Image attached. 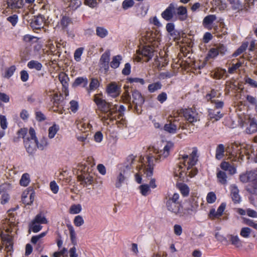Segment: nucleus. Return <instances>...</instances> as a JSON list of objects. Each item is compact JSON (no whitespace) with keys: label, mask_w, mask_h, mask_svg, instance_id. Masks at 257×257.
I'll use <instances>...</instances> for the list:
<instances>
[{"label":"nucleus","mask_w":257,"mask_h":257,"mask_svg":"<svg viewBox=\"0 0 257 257\" xmlns=\"http://www.w3.org/2000/svg\"><path fill=\"white\" fill-rule=\"evenodd\" d=\"M197 152V148L194 147L189 156L187 154H179L177 168L180 177L188 176L192 178L197 175L198 170L193 167L196 165L198 161Z\"/></svg>","instance_id":"f257e3e1"},{"label":"nucleus","mask_w":257,"mask_h":257,"mask_svg":"<svg viewBox=\"0 0 257 257\" xmlns=\"http://www.w3.org/2000/svg\"><path fill=\"white\" fill-rule=\"evenodd\" d=\"M28 133V129L26 127L21 128L17 132V136L13 139L14 143H17L20 141L21 139L24 140V144L27 152L32 154L35 153L36 150V146L37 145V138L36 136L35 130L31 127L29 131V134L30 137H25Z\"/></svg>","instance_id":"f03ea898"},{"label":"nucleus","mask_w":257,"mask_h":257,"mask_svg":"<svg viewBox=\"0 0 257 257\" xmlns=\"http://www.w3.org/2000/svg\"><path fill=\"white\" fill-rule=\"evenodd\" d=\"M173 147L171 143L167 144L162 150L158 152L155 156H148L147 157L148 165L143 170L147 177H151L153 174L154 166L158 163L168 157L170 154L171 148Z\"/></svg>","instance_id":"7ed1b4c3"},{"label":"nucleus","mask_w":257,"mask_h":257,"mask_svg":"<svg viewBox=\"0 0 257 257\" xmlns=\"http://www.w3.org/2000/svg\"><path fill=\"white\" fill-rule=\"evenodd\" d=\"M93 101L97 106L96 111H100L102 114H104L103 118L105 120L113 119L114 117L113 115L116 112L113 111V108H111V104L107 102L102 97V94H96L93 96ZM114 119H116L114 118Z\"/></svg>","instance_id":"20e7f679"},{"label":"nucleus","mask_w":257,"mask_h":257,"mask_svg":"<svg viewBox=\"0 0 257 257\" xmlns=\"http://www.w3.org/2000/svg\"><path fill=\"white\" fill-rule=\"evenodd\" d=\"M166 206L168 211L179 217L185 214L182 201L180 200V195L177 193L166 198Z\"/></svg>","instance_id":"39448f33"},{"label":"nucleus","mask_w":257,"mask_h":257,"mask_svg":"<svg viewBox=\"0 0 257 257\" xmlns=\"http://www.w3.org/2000/svg\"><path fill=\"white\" fill-rule=\"evenodd\" d=\"M81 174L77 176L80 184L84 187L92 184L94 181V173L93 172L92 166H88L87 162L81 165Z\"/></svg>","instance_id":"423d86ee"},{"label":"nucleus","mask_w":257,"mask_h":257,"mask_svg":"<svg viewBox=\"0 0 257 257\" xmlns=\"http://www.w3.org/2000/svg\"><path fill=\"white\" fill-rule=\"evenodd\" d=\"M154 48L149 45L144 46L142 49H139L138 54V61L148 62L154 56Z\"/></svg>","instance_id":"0eeeda50"},{"label":"nucleus","mask_w":257,"mask_h":257,"mask_svg":"<svg viewBox=\"0 0 257 257\" xmlns=\"http://www.w3.org/2000/svg\"><path fill=\"white\" fill-rule=\"evenodd\" d=\"M182 113L185 120L190 123L193 124L199 120L198 113L195 109L192 108L183 109Z\"/></svg>","instance_id":"6e6552de"},{"label":"nucleus","mask_w":257,"mask_h":257,"mask_svg":"<svg viewBox=\"0 0 257 257\" xmlns=\"http://www.w3.org/2000/svg\"><path fill=\"white\" fill-rule=\"evenodd\" d=\"M176 6L174 3H171L168 7L162 13L161 17L165 20L170 21L175 17L176 12Z\"/></svg>","instance_id":"1a4fd4ad"},{"label":"nucleus","mask_w":257,"mask_h":257,"mask_svg":"<svg viewBox=\"0 0 257 257\" xmlns=\"http://www.w3.org/2000/svg\"><path fill=\"white\" fill-rule=\"evenodd\" d=\"M106 92L110 96L115 98L121 93V86L115 82H112L107 86Z\"/></svg>","instance_id":"9d476101"},{"label":"nucleus","mask_w":257,"mask_h":257,"mask_svg":"<svg viewBox=\"0 0 257 257\" xmlns=\"http://www.w3.org/2000/svg\"><path fill=\"white\" fill-rule=\"evenodd\" d=\"M3 244L5 246V250L9 252L13 251V237L9 234H1V235Z\"/></svg>","instance_id":"9b49d317"},{"label":"nucleus","mask_w":257,"mask_h":257,"mask_svg":"<svg viewBox=\"0 0 257 257\" xmlns=\"http://www.w3.org/2000/svg\"><path fill=\"white\" fill-rule=\"evenodd\" d=\"M46 19L45 17L42 15L34 16L31 20L30 23L31 27L35 30H39L43 27Z\"/></svg>","instance_id":"f8f14e48"},{"label":"nucleus","mask_w":257,"mask_h":257,"mask_svg":"<svg viewBox=\"0 0 257 257\" xmlns=\"http://www.w3.org/2000/svg\"><path fill=\"white\" fill-rule=\"evenodd\" d=\"M176 20L180 21H185L188 18L187 10L186 7L181 6L178 8L176 7V12L175 15Z\"/></svg>","instance_id":"ddd939ff"},{"label":"nucleus","mask_w":257,"mask_h":257,"mask_svg":"<svg viewBox=\"0 0 257 257\" xmlns=\"http://www.w3.org/2000/svg\"><path fill=\"white\" fill-rule=\"evenodd\" d=\"M128 174V171L124 168L121 169L117 174L115 180V186L117 188H120L122 184L124 182Z\"/></svg>","instance_id":"4468645a"},{"label":"nucleus","mask_w":257,"mask_h":257,"mask_svg":"<svg viewBox=\"0 0 257 257\" xmlns=\"http://www.w3.org/2000/svg\"><path fill=\"white\" fill-rule=\"evenodd\" d=\"M35 193L32 190L30 191H25L23 192L22 195V201L25 205H31L34 200Z\"/></svg>","instance_id":"2eb2a0df"},{"label":"nucleus","mask_w":257,"mask_h":257,"mask_svg":"<svg viewBox=\"0 0 257 257\" xmlns=\"http://www.w3.org/2000/svg\"><path fill=\"white\" fill-rule=\"evenodd\" d=\"M257 177V173L255 171H248L245 173L241 174L239 176V180L242 183H247L252 181Z\"/></svg>","instance_id":"dca6fc26"},{"label":"nucleus","mask_w":257,"mask_h":257,"mask_svg":"<svg viewBox=\"0 0 257 257\" xmlns=\"http://www.w3.org/2000/svg\"><path fill=\"white\" fill-rule=\"evenodd\" d=\"M230 196L234 204H238L241 202V197L239 194V190L236 185L233 184L230 186Z\"/></svg>","instance_id":"f3484780"},{"label":"nucleus","mask_w":257,"mask_h":257,"mask_svg":"<svg viewBox=\"0 0 257 257\" xmlns=\"http://www.w3.org/2000/svg\"><path fill=\"white\" fill-rule=\"evenodd\" d=\"M245 133L251 135L257 132V121L254 118H250L248 124L245 128Z\"/></svg>","instance_id":"a211bd4d"},{"label":"nucleus","mask_w":257,"mask_h":257,"mask_svg":"<svg viewBox=\"0 0 257 257\" xmlns=\"http://www.w3.org/2000/svg\"><path fill=\"white\" fill-rule=\"evenodd\" d=\"M133 102L137 105H142L144 101V98L138 90H135L132 92Z\"/></svg>","instance_id":"6ab92c4d"},{"label":"nucleus","mask_w":257,"mask_h":257,"mask_svg":"<svg viewBox=\"0 0 257 257\" xmlns=\"http://www.w3.org/2000/svg\"><path fill=\"white\" fill-rule=\"evenodd\" d=\"M7 4L8 8L13 10L21 9L24 5L23 0H7Z\"/></svg>","instance_id":"aec40b11"},{"label":"nucleus","mask_w":257,"mask_h":257,"mask_svg":"<svg viewBox=\"0 0 257 257\" xmlns=\"http://www.w3.org/2000/svg\"><path fill=\"white\" fill-rule=\"evenodd\" d=\"M221 95V93L219 92L218 90L212 88L210 91L208 92L205 95V98L207 101L211 102L212 100H215L214 99V98H219Z\"/></svg>","instance_id":"412c9836"},{"label":"nucleus","mask_w":257,"mask_h":257,"mask_svg":"<svg viewBox=\"0 0 257 257\" xmlns=\"http://www.w3.org/2000/svg\"><path fill=\"white\" fill-rule=\"evenodd\" d=\"M227 151V149H225L223 144H220L217 146L215 150V159L218 160H220L224 157L225 152Z\"/></svg>","instance_id":"4be33fe9"},{"label":"nucleus","mask_w":257,"mask_h":257,"mask_svg":"<svg viewBox=\"0 0 257 257\" xmlns=\"http://www.w3.org/2000/svg\"><path fill=\"white\" fill-rule=\"evenodd\" d=\"M246 191L249 194L257 195V178L251 181L246 187Z\"/></svg>","instance_id":"5701e85b"},{"label":"nucleus","mask_w":257,"mask_h":257,"mask_svg":"<svg viewBox=\"0 0 257 257\" xmlns=\"http://www.w3.org/2000/svg\"><path fill=\"white\" fill-rule=\"evenodd\" d=\"M208 116L210 120L217 121L222 118L223 116V113L220 111H216L214 109L209 108L208 109Z\"/></svg>","instance_id":"b1692460"},{"label":"nucleus","mask_w":257,"mask_h":257,"mask_svg":"<svg viewBox=\"0 0 257 257\" xmlns=\"http://www.w3.org/2000/svg\"><path fill=\"white\" fill-rule=\"evenodd\" d=\"M88 82V79L86 77H78L75 79L72 85L74 87L81 86L86 88Z\"/></svg>","instance_id":"393cba45"},{"label":"nucleus","mask_w":257,"mask_h":257,"mask_svg":"<svg viewBox=\"0 0 257 257\" xmlns=\"http://www.w3.org/2000/svg\"><path fill=\"white\" fill-rule=\"evenodd\" d=\"M72 23V19L68 16H63L60 20V24L62 30L67 31L68 26Z\"/></svg>","instance_id":"a878e982"},{"label":"nucleus","mask_w":257,"mask_h":257,"mask_svg":"<svg viewBox=\"0 0 257 257\" xmlns=\"http://www.w3.org/2000/svg\"><path fill=\"white\" fill-rule=\"evenodd\" d=\"M100 85L99 81L97 78H92L90 79V82L88 87L87 86L86 90L88 93H90L92 91H93L97 89Z\"/></svg>","instance_id":"bb28decb"},{"label":"nucleus","mask_w":257,"mask_h":257,"mask_svg":"<svg viewBox=\"0 0 257 257\" xmlns=\"http://www.w3.org/2000/svg\"><path fill=\"white\" fill-rule=\"evenodd\" d=\"M58 78L63 86V88L65 90L67 89L69 86L68 82L69 78L65 73L62 72L59 74Z\"/></svg>","instance_id":"cd10ccee"},{"label":"nucleus","mask_w":257,"mask_h":257,"mask_svg":"<svg viewBox=\"0 0 257 257\" xmlns=\"http://www.w3.org/2000/svg\"><path fill=\"white\" fill-rule=\"evenodd\" d=\"M177 125L175 124V121L173 122L170 121L169 123L165 124L164 126V130L166 132L172 134L177 133Z\"/></svg>","instance_id":"c85d7f7f"},{"label":"nucleus","mask_w":257,"mask_h":257,"mask_svg":"<svg viewBox=\"0 0 257 257\" xmlns=\"http://www.w3.org/2000/svg\"><path fill=\"white\" fill-rule=\"evenodd\" d=\"M218 182L222 185H226L227 183V177L225 172L218 171L216 173Z\"/></svg>","instance_id":"c756f323"},{"label":"nucleus","mask_w":257,"mask_h":257,"mask_svg":"<svg viewBox=\"0 0 257 257\" xmlns=\"http://www.w3.org/2000/svg\"><path fill=\"white\" fill-rule=\"evenodd\" d=\"M229 238L231 244L236 247H240L242 246V241L237 235L230 234L229 235Z\"/></svg>","instance_id":"7c9ffc66"},{"label":"nucleus","mask_w":257,"mask_h":257,"mask_svg":"<svg viewBox=\"0 0 257 257\" xmlns=\"http://www.w3.org/2000/svg\"><path fill=\"white\" fill-rule=\"evenodd\" d=\"M69 231L70 238L72 244L74 246L77 245L76 235L74 227L71 225H67Z\"/></svg>","instance_id":"2f4dec72"},{"label":"nucleus","mask_w":257,"mask_h":257,"mask_svg":"<svg viewBox=\"0 0 257 257\" xmlns=\"http://www.w3.org/2000/svg\"><path fill=\"white\" fill-rule=\"evenodd\" d=\"M248 44V42H243L241 46L233 53L232 56L235 57L243 53L246 50Z\"/></svg>","instance_id":"473e14b6"},{"label":"nucleus","mask_w":257,"mask_h":257,"mask_svg":"<svg viewBox=\"0 0 257 257\" xmlns=\"http://www.w3.org/2000/svg\"><path fill=\"white\" fill-rule=\"evenodd\" d=\"M33 224L37 223L38 224H47L48 221L45 216L42 214V213H40L36 215L35 217L33 219Z\"/></svg>","instance_id":"72a5a7b5"},{"label":"nucleus","mask_w":257,"mask_h":257,"mask_svg":"<svg viewBox=\"0 0 257 257\" xmlns=\"http://www.w3.org/2000/svg\"><path fill=\"white\" fill-rule=\"evenodd\" d=\"M216 19V17L214 15H210L205 17L203 21V25L205 27H207L211 25L213 22Z\"/></svg>","instance_id":"f704fd0d"},{"label":"nucleus","mask_w":257,"mask_h":257,"mask_svg":"<svg viewBox=\"0 0 257 257\" xmlns=\"http://www.w3.org/2000/svg\"><path fill=\"white\" fill-rule=\"evenodd\" d=\"M136 156L133 155H129L126 160V162L125 163V165L123 168H124L125 170L127 171H130L132 168V165L134 163L135 159Z\"/></svg>","instance_id":"c9c22d12"},{"label":"nucleus","mask_w":257,"mask_h":257,"mask_svg":"<svg viewBox=\"0 0 257 257\" xmlns=\"http://www.w3.org/2000/svg\"><path fill=\"white\" fill-rule=\"evenodd\" d=\"M27 66L30 69H35L37 71H40L42 68V65L41 63L35 60H31L28 63Z\"/></svg>","instance_id":"e433bc0d"},{"label":"nucleus","mask_w":257,"mask_h":257,"mask_svg":"<svg viewBox=\"0 0 257 257\" xmlns=\"http://www.w3.org/2000/svg\"><path fill=\"white\" fill-rule=\"evenodd\" d=\"M59 130L58 125L54 123L52 126H50L48 130V137L50 139H53L58 131Z\"/></svg>","instance_id":"4c0bfd02"},{"label":"nucleus","mask_w":257,"mask_h":257,"mask_svg":"<svg viewBox=\"0 0 257 257\" xmlns=\"http://www.w3.org/2000/svg\"><path fill=\"white\" fill-rule=\"evenodd\" d=\"M108 31L103 27H97L96 28V34L101 38H104L108 35Z\"/></svg>","instance_id":"58836bf2"},{"label":"nucleus","mask_w":257,"mask_h":257,"mask_svg":"<svg viewBox=\"0 0 257 257\" xmlns=\"http://www.w3.org/2000/svg\"><path fill=\"white\" fill-rule=\"evenodd\" d=\"M30 182V175L28 173H24L22 175L20 180V184L22 186L26 187Z\"/></svg>","instance_id":"ea45409f"},{"label":"nucleus","mask_w":257,"mask_h":257,"mask_svg":"<svg viewBox=\"0 0 257 257\" xmlns=\"http://www.w3.org/2000/svg\"><path fill=\"white\" fill-rule=\"evenodd\" d=\"M162 84L160 82L153 83L148 85V89L150 92L153 93L162 88Z\"/></svg>","instance_id":"a19ab883"},{"label":"nucleus","mask_w":257,"mask_h":257,"mask_svg":"<svg viewBox=\"0 0 257 257\" xmlns=\"http://www.w3.org/2000/svg\"><path fill=\"white\" fill-rule=\"evenodd\" d=\"M91 127V125L88 123H85L83 121H81L77 124V128L82 132H88Z\"/></svg>","instance_id":"79ce46f5"},{"label":"nucleus","mask_w":257,"mask_h":257,"mask_svg":"<svg viewBox=\"0 0 257 257\" xmlns=\"http://www.w3.org/2000/svg\"><path fill=\"white\" fill-rule=\"evenodd\" d=\"M139 189L141 194L146 196L151 193V189L148 184H143L139 186Z\"/></svg>","instance_id":"37998d69"},{"label":"nucleus","mask_w":257,"mask_h":257,"mask_svg":"<svg viewBox=\"0 0 257 257\" xmlns=\"http://www.w3.org/2000/svg\"><path fill=\"white\" fill-rule=\"evenodd\" d=\"M219 55L217 50L216 48H211L208 51L207 55L206 56V59L207 60H209L210 59H214L217 56Z\"/></svg>","instance_id":"c03bdc74"},{"label":"nucleus","mask_w":257,"mask_h":257,"mask_svg":"<svg viewBox=\"0 0 257 257\" xmlns=\"http://www.w3.org/2000/svg\"><path fill=\"white\" fill-rule=\"evenodd\" d=\"M121 60L120 55H116L113 57L111 62H110V67L112 68H117L119 67L120 61Z\"/></svg>","instance_id":"a18cd8bd"},{"label":"nucleus","mask_w":257,"mask_h":257,"mask_svg":"<svg viewBox=\"0 0 257 257\" xmlns=\"http://www.w3.org/2000/svg\"><path fill=\"white\" fill-rule=\"evenodd\" d=\"M29 230H32L33 232L36 233L40 231L42 229V226L40 224L35 223L33 224L32 220L29 225Z\"/></svg>","instance_id":"49530a36"},{"label":"nucleus","mask_w":257,"mask_h":257,"mask_svg":"<svg viewBox=\"0 0 257 257\" xmlns=\"http://www.w3.org/2000/svg\"><path fill=\"white\" fill-rule=\"evenodd\" d=\"M179 190L183 196L187 197L189 195L190 189L189 187L185 184H182L179 186Z\"/></svg>","instance_id":"de8ad7c7"},{"label":"nucleus","mask_w":257,"mask_h":257,"mask_svg":"<svg viewBox=\"0 0 257 257\" xmlns=\"http://www.w3.org/2000/svg\"><path fill=\"white\" fill-rule=\"evenodd\" d=\"M81 210L80 204H73L69 209V213L72 214H78L81 212Z\"/></svg>","instance_id":"09e8293b"},{"label":"nucleus","mask_w":257,"mask_h":257,"mask_svg":"<svg viewBox=\"0 0 257 257\" xmlns=\"http://www.w3.org/2000/svg\"><path fill=\"white\" fill-rule=\"evenodd\" d=\"M198 197L196 196H192L190 198L191 209L192 211H196L199 206L198 202Z\"/></svg>","instance_id":"8fccbe9b"},{"label":"nucleus","mask_w":257,"mask_h":257,"mask_svg":"<svg viewBox=\"0 0 257 257\" xmlns=\"http://www.w3.org/2000/svg\"><path fill=\"white\" fill-rule=\"evenodd\" d=\"M219 55L224 56L227 52V49L225 45L222 44H219L216 47Z\"/></svg>","instance_id":"3c124183"},{"label":"nucleus","mask_w":257,"mask_h":257,"mask_svg":"<svg viewBox=\"0 0 257 257\" xmlns=\"http://www.w3.org/2000/svg\"><path fill=\"white\" fill-rule=\"evenodd\" d=\"M83 48L80 47L77 49L74 53V60L77 62H79L81 60V56L83 53Z\"/></svg>","instance_id":"603ef678"},{"label":"nucleus","mask_w":257,"mask_h":257,"mask_svg":"<svg viewBox=\"0 0 257 257\" xmlns=\"http://www.w3.org/2000/svg\"><path fill=\"white\" fill-rule=\"evenodd\" d=\"M16 69V68L15 65H12L7 69L5 73V77L7 78H10L14 74Z\"/></svg>","instance_id":"864d4df0"},{"label":"nucleus","mask_w":257,"mask_h":257,"mask_svg":"<svg viewBox=\"0 0 257 257\" xmlns=\"http://www.w3.org/2000/svg\"><path fill=\"white\" fill-rule=\"evenodd\" d=\"M226 73V71L224 69H218L214 73V77L217 79H220L223 78Z\"/></svg>","instance_id":"5fc2aeb1"},{"label":"nucleus","mask_w":257,"mask_h":257,"mask_svg":"<svg viewBox=\"0 0 257 257\" xmlns=\"http://www.w3.org/2000/svg\"><path fill=\"white\" fill-rule=\"evenodd\" d=\"M48 145L47 139L46 138L42 139L40 142L37 140V145L36 148L37 147L39 149L41 150H43Z\"/></svg>","instance_id":"6e6d98bb"},{"label":"nucleus","mask_w":257,"mask_h":257,"mask_svg":"<svg viewBox=\"0 0 257 257\" xmlns=\"http://www.w3.org/2000/svg\"><path fill=\"white\" fill-rule=\"evenodd\" d=\"M242 65V63L240 61H238L235 64H232L231 66L228 68V72L229 74H233L235 71L238 69Z\"/></svg>","instance_id":"4d7b16f0"},{"label":"nucleus","mask_w":257,"mask_h":257,"mask_svg":"<svg viewBox=\"0 0 257 257\" xmlns=\"http://www.w3.org/2000/svg\"><path fill=\"white\" fill-rule=\"evenodd\" d=\"M35 118L39 122H42L46 120L45 114L41 111H37L35 113Z\"/></svg>","instance_id":"13d9d810"},{"label":"nucleus","mask_w":257,"mask_h":257,"mask_svg":"<svg viewBox=\"0 0 257 257\" xmlns=\"http://www.w3.org/2000/svg\"><path fill=\"white\" fill-rule=\"evenodd\" d=\"M73 223L76 226L79 227L84 224V221L81 215H77L75 217Z\"/></svg>","instance_id":"bf43d9fd"},{"label":"nucleus","mask_w":257,"mask_h":257,"mask_svg":"<svg viewBox=\"0 0 257 257\" xmlns=\"http://www.w3.org/2000/svg\"><path fill=\"white\" fill-rule=\"evenodd\" d=\"M216 200V196L213 192H209L206 196V201L208 203H213Z\"/></svg>","instance_id":"052dcab7"},{"label":"nucleus","mask_w":257,"mask_h":257,"mask_svg":"<svg viewBox=\"0 0 257 257\" xmlns=\"http://www.w3.org/2000/svg\"><path fill=\"white\" fill-rule=\"evenodd\" d=\"M251 231V229L248 227H243L240 230V235L243 237L248 238L250 234Z\"/></svg>","instance_id":"680f3d73"},{"label":"nucleus","mask_w":257,"mask_h":257,"mask_svg":"<svg viewBox=\"0 0 257 257\" xmlns=\"http://www.w3.org/2000/svg\"><path fill=\"white\" fill-rule=\"evenodd\" d=\"M110 52L106 51L101 56L100 62L109 63L110 60Z\"/></svg>","instance_id":"e2e57ef3"},{"label":"nucleus","mask_w":257,"mask_h":257,"mask_svg":"<svg viewBox=\"0 0 257 257\" xmlns=\"http://www.w3.org/2000/svg\"><path fill=\"white\" fill-rule=\"evenodd\" d=\"M8 121L5 115L0 114V125L1 128L5 130L8 127Z\"/></svg>","instance_id":"0e129e2a"},{"label":"nucleus","mask_w":257,"mask_h":257,"mask_svg":"<svg viewBox=\"0 0 257 257\" xmlns=\"http://www.w3.org/2000/svg\"><path fill=\"white\" fill-rule=\"evenodd\" d=\"M53 99V105L56 107V105H64V102L61 96H59L57 94H55Z\"/></svg>","instance_id":"69168bd1"},{"label":"nucleus","mask_w":257,"mask_h":257,"mask_svg":"<svg viewBox=\"0 0 257 257\" xmlns=\"http://www.w3.org/2000/svg\"><path fill=\"white\" fill-rule=\"evenodd\" d=\"M211 103L214 104V108L216 109H222L224 105L223 101L218 99H215L210 102Z\"/></svg>","instance_id":"338daca9"},{"label":"nucleus","mask_w":257,"mask_h":257,"mask_svg":"<svg viewBox=\"0 0 257 257\" xmlns=\"http://www.w3.org/2000/svg\"><path fill=\"white\" fill-rule=\"evenodd\" d=\"M7 20L12 24L13 26H15L18 21V16L16 14H15L8 17L7 18Z\"/></svg>","instance_id":"774afa93"}]
</instances>
